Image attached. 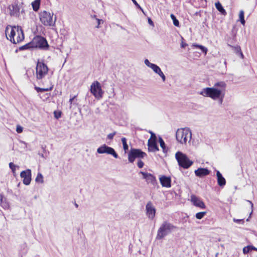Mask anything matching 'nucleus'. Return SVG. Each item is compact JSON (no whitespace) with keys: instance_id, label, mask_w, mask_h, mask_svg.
<instances>
[{"instance_id":"f257e3e1","label":"nucleus","mask_w":257,"mask_h":257,"mask_svg":"<svg viewBox=\"0 0 257 257\" xmlns=\"http://www.w3.org/2000/svg\"><path fill=\"white\" fill-rule=\"evenodd\" d=\"M226 84L224 81L214 83L212 87H206L199 92L204 97L211 98L213 100H218L220 105L222 104L226 93Z\"/></svg>"},{"instance_id":"f03ea898","label":"nucleus","mask_w":257,"mask_h":257,"mask_svg":"<svg viewBox=\"0 0 257 257\" xmlns=\"http://www.w3.org/2000/svg\"><path fill=\"white\" fill-rule=\"evenodd\" d=\"M5 33L8 40L14 44L18 43L24 39L22 28L19 26H8L6 28Z\"/></svg>"},{"instance_id":"7ed1b4c3","label":"nucleus","mask_w":257,"mask_h":257,"mask_svg":"<svg viewBox=\"0 0 257 257\" xmlns=\"http://www.w3.org/2000/svg\"><path fill=\"white\" fill-rule=\"evenodd\" d=\"M177 141L182 145L190 143L192 139V132L188 127L178 128L176 133Z\"/></svg>"},{"instance_id":"20e7f679","label":"nucleus","mask_w":257,"mask_h":257,"mask_svg":"<svg viewBox=\"0 0 257 257\" xmlns=\"http://www.w3.org/2000/svg\"><path fill=\"white\" fill-rule=\"evenodd\" d=\"M175 228V226L168 221H163L157 231L156 239L158 240L163 239L171 233Z\"/></svg>"},{"instance_id":"39448f33","label":"nucleus","mask_w":257,"mask_h":257,"mask_svg":"<svg viewBox=\"0 0 257 257\" xmlns=\"http://www.w3.org/2000/svg\"><path fill=\"white\" fill-rule=\"evenodd\" d=\"M53 13L43 11L39 14L40 22L45 26H55L57 18L55 16L53 20Z\"/></svg>"},{"instance_id":"423d86ee","label":"nucleus","mask_w":257,"mask_h":257,"mask_svg":"<svg viewBox=\"0 0 257 257\" xmlns=\"http://www.w3.org/2000/svg\"><path fill=\"white\" fill-rule=\"evenodd\" d=\"M175 158L179 166L184 169L189 168L193 164V162L190 160L188 157L181 152H177L175 154Z\"/></svg>"},{"instance_id":"0eeeda50","label":"nucleus","mask_w":257,"mask_h":257,"mask_svg":"<svg viewBox=\"0 0 257 257\" xmlns=\"http://www.w3.org/2000/svg\"><path fill=\"white\" fill-rule=\"evenodd\" d=\"M36 78L37 79H42L47 74L49 71V68L47 65L43 62L38 61L36 66Z\"/></svg>"},{"instance_id":"6e6552de","label":"nucleus","mask_w":257,"mask_h":257,"mask_svg":"<svg viewBox=\"0 0 257 257\" xmlns=\"http://www.w3.org/2000/svg\"><path fill=\"white\" fill-rule=\"evenodd\" d=\"M147 156L146 153L138 149L132 148L128 154V160L130 163H133L137 158L142 159Z\"/></svg>"},{"instance_id":"1a4fd4ad","label":"nucleus","mask_w":257,"mask_h":257,"mask_svg":"<svg viewBox=\"0 0 257 257\" xmlns=\"http://www.w3.org/2000/svg\"><path fill=\"white\" fill-rule=\"evenodd\" d=\"M33 48H38L42 50H48L49 45L46 38L37 36L35 37L32 41Z\"/></svg>"},{"instance_id":"9d476101","label":"nucleus","mask_w":257,"mask_h":257,"mask_svg":"<svg viewBox=\"0 0 257 257\" xmlns=\"http://www.w3.org/2000/svg\"><path fill=\"white\" fill-rule=\"evenodd\" d=\"M90 92L97 99H100L102 97L103 91L101 89L100 83L97 81H94L91 85Z\"/></svg>"},{"instance_id":"9b49d317","label":"nucleus","mask_w":257,"mask_h":257,"mask_svg":"<svg viewBox=\"0 0 257 257\" xmlns=\"http://www.w3.org/2000/svg\"><path fill=\"white\" fill-rule=\"evenodd\" d=\"M97 152L98 154H107L112 155L115 158H118V156L115 152L114 149L110 147L103 144L97 149Z\"/></svg>"},{"instance_id":"f8f14e48","label":"nucleus","mask_w":257,"mask_h":257,"mask_svg":"<svg viewBox=\"0 0 257 257\" xmlns=\"http://www.w3.org/2000/svg\"><path fill=\"white\" fill-rule=\"evenodd\" d=\"M23 4H18V3H14L9 6L10 14L11 16L18 17L20 16V12L21 10V13L24 12L23 9L22 8Z\"/></svg>"},{"instance_id":"ddd939ff","label":"nucleus","mask_w":257,"mask_h":257,"mask_svg":"<svg viewBox=\"0 0 257 257\" xmlns=\"http://www.w3.org/2000/svg\"><path fill=\"white\" fill-rule=\"evenodd\" d=\"M31 175V170L30 169H27L21 172L20 176L23 179V182L25 185H28L30 184Z\"/></svg>"},{"instance_id":"4468645a","label":"nucleus","mask_w":257,"mask_h":257,"mask_svg":"<svg viewBox=\"0 0 257 257\" xmlns=\"http://www.w3.org/2000/svg\"><path fill=\"white\" fill-rule=\"evenodd\" d=\"M140 173L143 175V179H146L148 184L150 183L154 186H155L157 184V181L156 177L152 174L142 171H141Z\"/></svg>"},{"instance_id":"2eb2a0df","label":"nucleus","mask_w":257,"mask_h":257,"mask_svg":"<svg viewBox=\"0 0 257 257\" xmlns=\"http://www.w3.org/2000/svg\"><path fill=\"white\" fill-rule=\"evenodd\" d=\"M146 209L147 211V215L150 219H153L155 216L156 209L153 206L151 202H149L147 204Z\"/></svg>"},{"instance_id":"dca6fc26","label":"nucleus","mask_w":257,"mask_h":257,"mask_svg":"<svg viewBox=\"0 0 257 257\" xmlns=\"http://www.w3.org/2000/svg\"><path fill=\"white\" fill-rule=\"evenodd\" d=\"M148 150L149 152H157L159 150L157 144V139H149L148 142Z\"/></svg>"},{"instance_id":"f3484780","label":"nucleus","mask_w":257,"mask_h":257,"mask_svg":"<svg viewBox=\"0 0 257 257\" xmlns=\"http://www.w3.org/2000/svg\"><path fill=\"white\" fill-rule=\"evenodd\" d=\"M191 201L194 205L201 208H205V205L204 202L198 197L194 195L191 196Z\"/></svg>"},{"instance_id":"a211bd4d","label":"nucleus","mask_w":257,"mask_h":257,"mask_svg":"<svg viewBox=\"0 0 257 257\" xmlns=\"http://www.w3.org/2000/svg\"><path fill=\"white\" fill-rule=\"evenodd\" d=\"M160 183L163 187L170 188L171 186V179L170 177L162 176L159 178Z\"/></svg>"},{"instance_id":"6ab92c4d","label":"nucleus","mask_w":257,"mask_h":257,"mask_svg":"<svg viewBox=\"0 0 257 257\" xmlns=\"http://www.w3.org/2000/svg\"><path fill=\"white\" fill-rule=\"evenodd\" d=\"M144 63L146 66L152 69L155 73L159 75L162 72L161 69L158 65L151 63L148 59H146Z\"/></svg>"},{"instance_id":"aec40b11","label":"nucleus","mask_w":257,"mask_h":257,"mask_svg":"<svg viewBox=\"0 0 257 257\" xmlns=\"http://www.w3.org/2000/svg\"><path fill=\"white\" fill-rule=\"evenodd\" d=\"M194 173L196 176L201 178L209 174L210 171L207 168H199L196 170Z\"/></svg>"},{"instance_id":"412c9836","label":"nucleus","mask_w":257,"mask_h":257,"mask_svg":"<svg viewBox=\"0 0 257 257\" xmlns=\"http://www.w3.org/2000/svg\"><path fill=\"white\" fill-rule=\"evenodd\" d=\"M217 183L220 187L224 186L226 184V180L219 171H216Z\"/></svg>"},{"instance_id":"4be33fe9","label":"nucleus","mask_w":257,"mask_h":257,"mask_svg":"<svg viewBox=\"0 0 257 257\" xmlns=\"http://www.w3.org/2000/svg\"><path fill=\"white\" fill-rule=\"evenodd\" d=\"M0 205L5 209H8L10 206L6 199L4 198V196L2 194H0Z\"/></svg>"},{"instance_id":"5701e85b","label":"nucleus","mask_w":257,"mask_h":257,"mask_svg":"<svg viewBox=\"0 0 257 257\" xmlns=\"http://www.w3.org/2000/svg\"><path fill=\"white\" fill-rule=\"evenodd\" d=\"M215 6L216 9L221 13V14L225 16L226 15V12L222 5L219 2H217L215 3Z\"/></svg>"},{"instance_id":"b1692460","label":"nucleus","mask_w":257,"mask_h":257,"mask_svg":"<svg viewBox=\"0 0 257 257\" xmlns=\"http://www.w3.org/2000/svg\"><path fill=\"white\" fill-rule=\"evenodd\" d=\"M41 1L38 0H35L34 2H32V6L33 9L35 12H37L40 8Z\"/></svg>"},{"instance_id":"393cba45","label":"nucleus","mask_w":257,"mask_h":257,"mask_svg":"<svg viewBox=\"0 0 257 257\" xmlns=\"http://www.w3.org/2000/svg\"><path fill=\"white\" fill-rule=\"evenodd\" d=\"M159 143L160 147L162 148L164 153H166L167 152V149L166 147L165 143L163 139L160 137H159Z\"/></svg>"},{"instance_id":"a878e982","label":"nucleus","mask_w":257,"mask_h":257,"mask_svg":"<svg viewBox=\"0 0 257 257\" xmlns=\"http://www.w3.org/2000/svg\"><path fill=\"white\" fill-rule=\"evenodd\" d=\"M33 48V43H32V41L29 43H28L24 46H22L21 47H20L19 48V50H26V49H31V48Z\"/></svg>"},{"instance_id":"bb28decb","label":"nucleus","mask_w":257,"mask_h":257,"mask_svg":"<svg viewBox=\"0 0 257 257\" xmlns=\"http://www.w3.org/2000/svg\"><path fill=\"white\" fill-rule=\"evenodd\" d=\"M53 88V86H51L49 88H40L39 87H37V86H35V89L38 92H44V91H50V90H51Z\"/></svg>"},{"instance_id":"cd10ccee","label":"nucleus","mask_w":257,"mask_h":257,"mask_svg":"<svg viewBox=\"0 0 257 257\" xmlns=\"http://www.w3.org/2000/svg\"><path fill=\"white\" fill-rule=\"evenodd\" d=\"M35 181L37 183H43V176L41 173H38L37 176L35 179Z\"/></svg>"},{"instance_id":"c85d7f7f","label":"nucleus","mask_w":257,"mask_h":257,"mask_svg":"<svg viewBox=\"0 0 257 257\" xmlns=\"http://www.w3.org/2000/svg\"><path fill=\"white\" fill-rule=\"evenodd\" d=\"M193 46L195 48H199L201 50L202 52L204 53L205 54L207 53L208 50L206 47H204L203 46L198 44H194Z\"/></svg>"},{"instance_id":"c756f323","label":"nucleus","mask_w":257,"mask_h":257,"mask_svg":"<svg viewBox=\"0 0 257 257\" xmlns=\"http://www.w3.org/2000/svg\"><path fill=\"white\" fill-rule=\"evenodd\" d=\"M121 142L122 143L123 150H124L125 152H126V151H127L128 149V146L127 144L126 138H122Z\"/></svg>"},{"instance_id":"7c9ffc66","label":"nucleus","mask_w":257,"mask_h":257,"mask_svg":"<svg viewBox=\"0 0 257 257\" xmlns=\"http://www.w3.org/2000/svg\"><path fill=\"white\" fill-rule=\"evenodd\" d=\"M171 18L172 19L173 21V23L174 26L176 27H179V21L176 19V17L173 14H171L170 15Z\"/></svg>"},{"instance_id":"2f4dec72","label":"nucleus","mask_w":257,"mask_h":257,"mask_svg":"<svg viewBox=\"0 0 257 257\" xmlns=\"http://www.w3.org/2000/svg\"><path fill=\"white\" fill-rule=\"evenodd\" d=\"M239 20L242 25H244L245 20L244 19V12L242 10L240 11L239 14Z\"/></svg>"},{"instance_id":"473e14b6","label":"nucleus","mask_w":257,"mask_h":257,"mask_svg":"<svg viewBox=\"0 0 257 257\" xmlns=\"http://www.w3.org/2000/svg\"><path fill=\"white\" fill-rule=\"evenodd\" d=\"M206 212H198L196 214L195 216L197 219H201L204 216V215L206 214Z\"/></svg>"},{"instance_id":"72a5a7b5","label":"nucleus","mask_w":257,"mask_h":257,"mask_svg":"<svg viewBox=\"0 0 257 257\" xmlns=\"http://www.w3.org/2000/svg\"><path fill=\"white\" fill-rule=\"evenodd\" d=\"M9 167L12 170L13 173H15L16 170V168H18V166L15 165L13 163L11 162L9 163Z\"/></svg>"},{"instance_id":"f704fd0d","label":"nucleus","mask_w":257,"mask_h":257,"mask_svg":"<svg viewBox=\"0 0 257 257\" xmlns=\"http://www.w3.org/2000/svg\"><path fill=\"white\" fill-rule=\"evenodd\" d=\"M251 250V247L250 245H248V246H245L243 248V253L244 254H246L248 252H249V251Z\"/></svg>"},{"instance_id":"c9c22d12","label":"nucleus","mask_w":257,"mask_h":257,"mask_svg":"<svg viewBox=\"0 0 257 257\" xmlns=\"http://www.w3.org/2000/svg\"><path fill=\"white\" fill-rule=\"evenodd\" d=\"M233 221L235 223H237L238 224H243L244 222V219H238L233 218Z\"/></svg>"},{"instance_id":"e433bc0d","label":"nucleus","mask_w":257,"mask_h":257,"mask_svg":"<svg viewBox=\"0 0 257 257\" xmlns=\"http://www.w3.org/2000/svg\"><path fill=\"white\" fill-rule=\"evenodd\" d=\"M247 201L248 203H249V204H250V206H251V212L250 213L249 216V217H248V218L246 219V221H249V218H250V216H251V214H252V208H253V203H252V202H251V201H249V200H247Z\"/></svg>"},{"instance_id":"4c0bfd02","label":"nucleus","mask_w":257,"mask_h":257,"mask_svg":"<svg viewBox=\"0 0 257 257\" xmlns=\"http://www.w3.org/2000/svg\"><path fill=\"white\" fill-rule=\"evenodd\" d=\"M137 165L139 168H142L144 165V162L141 160H138Z\"/></svg>"},{"instance_id":"58836bf2","label":"nucleus","mask_w":257,"mask_h":257,"mask_svg":"<svg viewBox=\"0 0 257 257\" xmlns=\"http://www.w3.org/2000/svg\"><path fill=\"white\" fill-rule=\"evenodd\" d=\"M115 134H116L115 132H114L112 133H110L107 135V138L109 140H112L114 136L115 135Z\"/></svg>"},{"instance_id":"ea45409f","label":"nucleus","mask_w":257,"mask_h":257,"mask_svg":"<svg viewBox=\"0 0 257 257\" xmlns=\"http://www.w3.org/2000/svg\"><path fill=\"white\" fill-rule=\"evenodd\" d=\"M159 75L161 77L162 80L163 82H165V80H166V76L165 75H164V74L163 73V72L162 71L161 73H160V74H159Z\"/></svg>"},{"instance_id":"a19ab883","label":"nucleus","mask_w":257,"mask_h":257,"mask_svg":"<svg viewBox=\"0 0 257 257\" xmlns=\"http://www.w3.org/2000/svg\"><path fill=\"white\" fill-rule=\"evenodd\" d=\"M16 131L18 133H21L23 132V127L20 125H17Z\"/></svg>"},{"instance_id":"79ce46f5","label":"nucleus","mask_w":257,"mask_h":257,"mask_svg":"<svg viewBox=\"0 0 257 257\" xmlns=\"http://www.w3.org/2000/svg\"><path fill=\"white\" fill-rule=\"evenodd\" d=\"M132 1L133 2V3L135 5V6H136L138 8L141 9L143 12V9L141 8L140 6L138 4V3H137V2L136 0H132Z\"/></svg>"},{"instance_id":"37998d69","label":"nucleus","mask_w":257,"mask_h":257,"mask_svg":"<svg viewBox=\"0 0 257 257\" xmlns=\"http://www.w3.org/2000/svg\"><path fill=\"white\" fill-rule=\"evenodd\" d=\"M149 133L151 135V137L150 139H157V137H156L155 134L153 132H152V131H149Z\"/></svg>"},{"instance_id":"c03bdc74","label":"nucleus","mask_w":257,"mask_h":257,"mask_svg":"<svg viewBox=\"0 0 257 257\" xmlns=\"http://www.w3.org/2000/svg\"><path fill=\"white\" fill-rule=\"evenodd\" d=\"M234 48H235V52H236V54H238L239 53H240L241 51L240 47L239 46L235 47H234Z\"/></svg>"},{"instance_id":"a18cd8bd","label":"nucleus","mask_w":257,"mask_h":257,"mask_svg":"<svg viewBox=\"0 0 257 257\" xmlns=\"http://www.w3.org/2000/svg\"><path fill=\"white\" fill-rule=\"evenodd\" d=\"M96 21L97 22V26L96 27L97 28H98L99 27V25L101 24V22H103V21L99 19H96Z\"/></svg>"},{"instance_id":"49530a36","label":"nucleus","mask_w":257,"mask_h":257,"mask_svg":"<svg viewBox=\"0 0 257 257\" xmlns=\"http://www.w3.org/2000/svg\"><path fill=\"white\" fill-rule=\"evenodd\" d=\"M75 97H76V96H74L72 97V98H70V99H69V102L70 103V108L71 107V105H72L73 101V100L74 99V98Z\"/></svg>"},{"instance_id":"de8ad7c7","label":"nucleus","mask_w":257,"mask_h":257,"mask_svg":"<svg viewBox=\"0 0 257 257\" xmlns=\"http://www.w3.org/2000/svg\"><path fill=\"white\" fill-rule=\"evenodd\" d=\"M55 116L56 118H58L61 116V112H58V114H57L56 112H54Z\"/></svg>"},{"instance_id":"09e8293b","label":"nucleus","mask_w":257,"mask_h":257,"mask_svg":"<svg viewBox=\"0 0 257 257\" xmlns=\"http://www.w3.org/2000/svg\"><path fill=\"white\" fill-rule=\"evenodd\" d=\"M148 23L151 25H153V22L150 18L148 19Z\"/></svg>"},{"instance_id":"8fccbe9b","label":"nucleus","mask_w":257,"mask_h":257,"mask_svg":"<svg viewBox=\"0 0 257 257\" xmlns=\"http://www.w3.org/2000/svg\"><path fill=\"white\" fill-rule=\"evenodd\" d=\"M238 55L240 56V57L243 59L244 57L243 54H242V52L241 51L240 53H238Z\"/></svg>"},{"instance_id":"3c124183","label":"nucleus","mask_w":257,"mask_h":257,"mask_svg":"<svg viewBox=\"0 0 257 257\" xmlns=\"http://www.w3.org/2000/svg\"><path fill=\"white\" fill-rule=\"evenodd\" d=\"M250 246L251 247V250H254L257 251V248L253 246H251V245H250Z\"/></svg>"},{"instance_id":"603ef678","label":"nucleus","mask_w":257,"mask_h":257,"mask_svg":"<svg viewBox=\"0 0 257 257\" xmlns=\"http://www.w3.org/2000/svg\"><path fill=\"white\" fill-rule=\"evenodd\" d=\"M186 46H187V44L182 43V44H181V47H182V48H185Z\"/></svg>"},{"instance_id":"864d4df0","label":"nucleus","mask_w":257,"mask_h":257,"mask_svg":"<svg viewBox=\"0 0 257 257\" xmlns=\"http://www.w3.org/2000/svg\"><path fill=\"white\" fill-rule=\"evenodd\" d=\"M91 17L92 18H94V19H97V18H96V15H91Z\"/></svg>"},{"instance_id":"5fc2aeb1","label":"nucleus","mask_w":257,"mask_h":257,"mask_svg":"<svg viewBox=\"0 0 257 257\" xmlns=\"http://www.w3.org/2000/svg\"><path fill=\"white\" fill-rule=\"evenodd\" d=\"M39 155H40V156H41L42 157H43V158H44V157L43 154H39Z\"/></svg>"},{"instance_id":"6e6d98bb","label":"nucleus","mask_w":257,"mask_h":257,"mask_svg":"<svg viewBox=\"0 0 257 257\" xmlns=\"http://www.w3.org/2000/svg\"><path fill=\"white\" fill-rule=\"evenodd\" d=\"M42 149L44 150V151L45 150V147H42Z\"/></svg>"},{"instance_id":"4d7b16f0","label":"nucleus","mask_w":257,"mask_h":257,"mask_svg":"<svg viewBox=\"0 0 257 257\" xmlns=\"http://www.w3.org/2000/svg\"><path fill=\"white\" fill-rule=\"evenodd\" d=\"M75 206H76V207H78V205H77V204H75Z\"/></svg>"},{"instance_id":"13d9d810","label":"nucleus","mask_w":257,"mask_h":257,"mask_svg":"<svg viewBox=\"0 0 257 257\" xmlns=\"http://www.w3.org/2000/svg\"><path fill=\"white\" fill-rule=\"evenodd\" d=\"M255 235L257 236V233H255Z\"/></svg>"},{"instance_id":"bf43d9fd","label":"nucleus","mask_w":257,"mask_h":257,"mask_svg":"<svg viewBox=\"0 0 257 257\" xmlns=\"http://www.w3.org/2000/svg\"><path fill=\"white\" fill-rule=\"evenodd\" d=\"M205 2H206V0H205Z\"/></svg>"}]
</instances>
